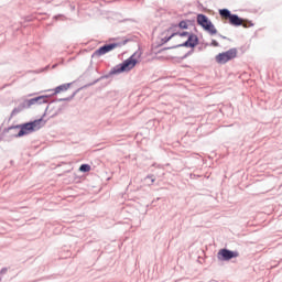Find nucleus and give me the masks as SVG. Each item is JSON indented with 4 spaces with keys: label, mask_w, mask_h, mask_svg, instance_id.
<instances>
[{
    "label": "nucleus",
    "mask_w": 282,
    "mask_h": 282,
    "mask_svg": "<svg viewBox=\"0 0 282 282\" xmlns=\"http://www.w3.org/2000/svg\"><path fill=\"white\" fill-rule=\"evenodd\" d=\"M45 126V121L43 119H37L32 122L24 123L22 126H15L11 129L15 131V138H23V135H29V133H33V131H39L42 127Z\"/></svg>",
    "instance_id": "f257e3e1"
},
{
    "label": "nucleus",
    "mask_w": 282,
    "mask_h": 282,
    "mask_svg": "<svg viewBox=\"0 0 282 282\" xmlns=\"http://www.w3.org/2000/svg\"><path fill=\"white\" fill-rule=\"evenodd\" d=\"M135 65H138V59H135V55H132L123 63L115 66L110 74H122V72H131Z\"/></svg>",
    "instance_id": "f03ea898"
},
{
    "label": "nucleus",
    "mask_w": 282,
    "mask_h": 282,
    "mask_svg": "<svg viewBox=\"0 0 282 282\" xmlns=\"http://www.w3.org/2000/svg\"><path fill=\"white\" fill-rule=\"evenodd\" d=\"M197 23L198 25H202V28L206 31L209 32L212 35L217 34V29L215 28V24L208 19V17L204 14H198L197 15Z\"/></svg>",
    "instance_id": "7ed1b4c3"
},
{
    "label": "nucleus",
    "mask_w": 282,
    "mask_h": 282,
    "mask_svg": "<svg viewBox=\"0 0 282 282\" xmlns=\"http://www.w3.org/2000/svg\"><path fill=\"white\" fill-rule=\"evenodd\" d=\"M232 58H237V48H230L224 53H220L216 56V61L220 63V65H225L228 61H232Z\"/></svg>",
    "instance_id": "20e7f679"
},
{
    "label": "nucleus",
    "mask_w": 282,
    "mask_h": 282,
    "mask_svg": "<svg viewBox=\"0 0 282 282\" xmlns=\"http://www.w3.org/2000/svg\"><path fill=\"white\" fill-rule=\"evenodd\" d=\"M118 47V43H112V44H106L98 50H96L93 54V57L95 58H100V56H105V54H109V52L116 50Z\"/></svg>",
    "instance_id": "39448f33"
},
{
    "label": "nucleus",
    "mask_w": 282,
    "mask_h": 282,
    "mask_svg": "<svg viewBox=\"0 0 282 282\" xmlns=\"http://www.w3.org/2000/svg\"><path fill=\"white\" fill-rule=\"evenodd\" d=\"M239 257V252L230 251L228 249H221L218 251V259L223 261H230V259H237Z\"/></svg>",
    "instance_id": "423d86ee"
},
{
    "label": "nucleus",
    "mask_w": 282,
    "mask_h": 282,
    "mask_svg": "<svg viewBox=\"0 0 282 282\" xmlns=\"http://www.w3.org/2000/svg\"><path fill=\"white\" fill-rule=\"evenodd\" d=\"M198 44H199V39L197 37V35L191 33L188 35L187 41L184 42L183 44H178L177 47H197Z\"/></svg>",
    "instance_id": "0eeeda50"
},
{
    "label": "nucleus",
    "mask_w": 282,
    "mask_h": 282,
    "mask_svg": "<svg viewBox=\"0 0 282 282\" xmlns=\"http://www.w3.org/2000/svg\"><path fill=\"white\" fill-rule=\"evenodd\" d=\"M47 95L31 98L26 100V107H32V105H45L47 102Z\"/></svg>",
    "instance_id": "6e6552de"
},
{
    "label": "nucleus",
    "mask_w": 282,
    "mask_h": 282,
    "mask_svg": "<svg viewBox=\"0 0 282 282\" xmlns=\"http://www.w3.org/2000/svg\"><path fill=\"white\" fill-rule=\"evenodd\" d=\"M229 23H230L231 25L239 26V25H242V24H243V21L241 20V18H239V15H237V14H231V17L229 18Z\"/></svg>",
    "instance_id": "1a4fd4ad"
},
{
    "label": "nucleus",
    "mask_w": 282,
    "mask_h": 282,
    "mask_svg": "<svg viewBox=\"0 0 282 282\" xmlns=\"http://www.w3.org/2000/svg\"><path fill=\"white\" fill-rule=\"evenodd\" d=\"M69 87H72V84H63L57 86L54 89L53 96H56L57 94H61L62 91H67V89H69Z\"/></svg>",
    "instance_id": "9d476101"
},
{
    "label": "nucleus",
    "mask_w": 282,
    "mask_h": 282,
    "mask_svg": "<svg viewBox=\"0 0 282 282\" xmlns=\"http://www.w3.org/2000/svg\"><path fill=\"white\" fill-rule=\"evenodd\" d=\"M219 14L220 17H223V19H230V17L232 15V13H230V10L228 9L219 10Z\"/></svg>",
    "instance_id": "9b49d317"
},
{
    "label": "nucleus",
    "mask_w": 282,
    "mask_h": 282,
    "mask_svg": "<svg viewBox=\"0 0 282 282\" xmlns=\"http://www.w3.org/2000/svg\"><path fill=\"white\" fill-rule=\"evenodd\" d=\"M79 171L82 173H89V171H91V165H89V164H82L80 167H79Z\"/></svg>",
    "instance_id": "f8f14e48"
},
{
    "label": "nucleus",
    "mask_w": 282,
    "mask_h": 282,
    "mask_svg": "<svg viewBox=\"0 0 282 282\" xmlns=\"http://www.w3.org/2000/svg\"><path fill=\"white\" fill-rule=\"evenodd\" d=\"M177 34H178V36H188V35H191V33H188V32L173 33L171 36L165 37V42L171 41V37H172V36H177Z\"/></svg>",
    "instance_id": "ddd939ff"
},
{
    "label": "nucleus",
    "mask_w": 282,
    "mask_h": 282,
    "mask_svg": "<svg viewBox=\"0 0 282 282\" xmlns=\"http://www.w3.org/2000/svg\"><path fill=\"white\" fill-rule=\"evenodd\" d=\"M178 28H181V30H188V23L186 21H181Z\"/></svg>",
    "instance_id": "4468645a"
},
{
    "label": "nucleus",
    "mask_w": 282,
    "mask_h": 282,
    "mask_svg": "<svg viewBox=\"0 0 282 282\" xmlns=\"http://www.w3.org/2000/svg\"><path fill=\"white\" fill-rule=\"evenodd\" d=\"M212 45H213L214 47H219V42L216 41V40H213V41H212Z\"/></svg>",
    "instance_id": "2eb2a0df"
},
{
    "label": "nucleus",
    "mask_w": 282,
    "mask_h": 282,
    "mask_svg": "<svg viewBox=\"0 0 282 282\" xmlns=\"http://www.w3.org/2000/svg\"><path fill=\"white\" fill-rule=\"evenodd\" d=\"M6 272H8L7 268L1 269V271H0V273H2V274H6Z\"/></svg>",
    "instance_id": "dca6fc26"
},
{
    "label": "nucleus",
    "mask_w": 282,
    "mask_h": 282,
    "mask_svg": "<svg viewBox=\"0 0 282 282\" xmlns=\"http://www.w3.org/2000/svg\"><path fill=\"white\" fill-rule=\"evenodd\" d=\"M220 39H226V36H224V35H220Z\"/></svg>",
    "instance_id": "f3484780"
},
{
    "label": "nucleus",
    "mask_w": 282,
    "mask_h": 282,
    "mask_svg": "<svg viewBox=\"0 0 282 282\" xmlns=\"http://www.w3.org/2000/svg\"><path fill=\"white\" fill-rule=\"evenodd\" d=\"M155 182V178H152V183Z\"/></svg>",
    "instance_id": "a211bd4d"
},
{
    "label": "nucleus",
    "mask_w": 282,
    "mask_h": 282,
    "mask_svg": "<svg viewBox=\"0 0 282 282\" xmlns=\"http://www.w3.org/2000/svg\"><path fill=\"white\" fill-rule=\"evenodd\" d=\"M63 100H67V99H63Z\"/></svg>",
    "instance_id": "6ab92c4d"
}]
</instances>
